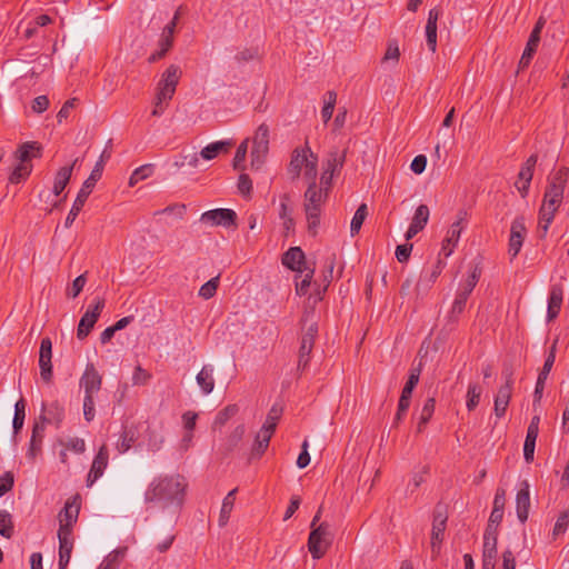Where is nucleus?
<instances>
[{
  "label": "nucleus",
  "instance_id": "obj_1",
  "mask_svg": "<svg viewBox=\"0 0 569 569\" xmlns=\"http://www.w3.org/2000/svg\"><path fill=\"white\" fill-rule=\"evenodd\" d=\"M187 482L180 475L158 476L144 491L146 503H159L162 508L174 505L180 507L183 501Z\"/></svg>",
  "mask_w": 569,
  "mask_h": 569
},
{
  "label": "nucleus",
  "instance_id": "obj_2",
  "mask_svg": "<svg viewBox=\"0 0 569 569\" xmlns=\"http://www.w3.org/2000/svg\"><path fill=\"white\" fill-rule=\"evenodd\" d=\"M569 177L568 168H560L548 179V186L545 191L543 202L539 211L538 231L540 237H545L549 226L553 220L555 213L563 199V191Z\"/></svg>",
  "mask_w": 569,
  "mask_h": 569
},
{
  "label": "nucleus",
  "instance_id": "obj_3",
  "mask_svg": "<svg viewBox=\"0 0 569 569\" xmlns=\"http://www.w3.org/2000/svg\"><path fill=\"white\" fill-rule=\"evenodd\" d=\"M101 385L102 377L93 363H88L82 377L80 378V387L84 389L83 416L88 422L94 419V395L99 392Z\"/></svg>",
  "mask_w": 569,
  "mask_h": 569
},
{
  "label": "nucleus",
  "instance_id": "obj_4",
  "mask_svg": "<svg viewBox=\"0 0 569 569\" xmlns=\"http://www.w3.org/2000/svg\"><path fill=\"white\" fill-rule=\"evenodd\" d=\"M103 161L102 159L99 160L96 166L93 167L90 176L84 180L81 189L79 190L77 198L66 218L64 226L66 228H69L76 218L78 217L79 212L82 210L88 197L92 192V189L94 188L97 181L101 178L102 171H103Z\"/></svg>",
  "mask_w": 569,
  "mask_h": 569
},
{
  "label": "nucleus",
  "instance_id": "obj_5",
  "mask_svg": "<svg viewBox=\"0 0 569 569\" xmlns=\"http://www.w3.org/2000/svg\"><path fill=\"white\" fill-rule=\"evenodd\" d=\"M323 199L321 190L317 188L316 182H311L305 192V212L308 222V230L316 234L320 224L321 206Z\"/></svg>",
  "mask_w": 569,
  "mask_h": 569
},
{
  "label": "nucleus",
  "instance_id": "obj_6",
  "mask_svg": "<svg viewBox=\"0 0 569 569\" xmlns=\"http://www.w3.org/2000/svg\"><path fill=\"white\" fill-rule=\"evenodd\" d=\"M270 130L269 126L261 123L252 138L251 167L260 169L269 152Z\"/></svg>",
  "mask_w": 569,
  "mask_h": 569
},
{
  "label": "nucleus",
  "instance_id": "obj_7",
  "mask_svg": "<svg viewBox=\"0 0 569 569\" xmlns=\"http://www.w3.org/2000/svg\"><path fill=\"white\" fill-rule=\"evenodd\" d=\"M330 543L331 532L328 522H321L317 528L311 530L308 539V549L313 559L322 558Z\"/></svg>",
  "mask_w": 569,
  "mask_h": 569
},
{
  "label": "nucleus",
  "instance_id": "obj_8",
  "mask_svg": "<svg viewBox=\"0 0 569 569\" xmlns=\"http://www.w3.org/2000/svg\"><path fill=\"white\" fill-rule=\"evenodd\" d=\"M448 513L443 506L437 505L433 510L432 528H431V553L436 558L440 555L441 543L445 539L447 528Z\"/></svg>",
  "mask_w": 569,
  "mask_h": 569
},
{
  "label": "nucleus",
  "instance_id": "obj_9",
  "mask_svg": "<svg viewBox=\"0 0 569 569\" xmlns=\"http://www.w3.org/2000/svg\"><path fill=\"white\" fill-rule=\"evenodd\" d=\"M104 308V299L101 297H96L93 299V303L90 305L81 317L78 328H77V337L82 340L88 337L96 322L98 321L102 310Z\"/></svg>",
  "mask_w": 569,
  "mask_h": 569
},
{
  "label": "nucleus",
  "instance_id": "obj_10",
  "mask_svg": "<svg viewBox=\"0 0 569 569\" xmlns=\"http://www.w3.org/2000/svg\"><path fill=\"white\" fill-rule=\"evenodd\" d=\"M318 333V325L315 321H309L308 318L305 319V329L301 337L300 348H299V360L298 367L306 368L310 353L313 349L315 338Z\"/></svg>",
  "mask_w": 569,
  "mask_h": 569
},
{
  "label": "nucleus",
  "instance_id": "obj_11",
  "mask_svg": "<svg viewBox=\"0 0 569 569\" xmlns=\"http://www.w3.org/2000/svg\"><path fill=\"white\" fill-rule=\"evenodd\" d=\"M181 77V69L177 64H170L161 74L157 87V94L160 99H172Z\"/></svg>",
  "mask_w": 569,
  "mask_h": 569
},
{
  "label": "nucleus",
  "instance_id": "obj_12",
  "mask_svg": "<svg viewBox=\"0 0 569 569\" xmlns=\"http://www.w3.org/2000/svg\"><path fill=\"white\" fill-rule=\"evenodd\" d=\"M80 511V498L79 496H74L69 499L63 509L59 512V530L58 532H68L72 533L73 525L78 520Z\"/></svg>",
  "mask_w": 569,
  "mask_h": 569
},
{
  "label": "nucleus",
  "instance_id": "obj_13",
  "mask_svg": "<svg viewBox=\"0 0 569 569\" xmlns=\"http://www.w3.org/2000/svg\"><path fill=\"white\" fill-rule=\"evenodd\" d=\"M503 377L505 383L498 389V392L495 397L493 410L497 418H502L506 415L512 395V372L506 370L503 371Z\"/></svg>",
  "mask_w": 569,
  "mask_h": 569
},
{
  "label": "nucleus",
  "instance_id": "obj_14",
  "mask_svg": "<svg viewBox=\"0 0 569 569\" xmlns=\"http://www.w3.org/2000/svg\"><path fill=\"white\" fill-rule=\"evenodd\" d=\"M237 213L232 209H213L201 214L200 221L210 226L229 228L236 224Z\"/></svg>",
  "mask_w": 569,
  "mask_h": 569
},
{
  "label": "nucleus",
  "instance_id": "obj_15",
  "mask_svg": "<svg viewBox=\"0 0 569 569\" xmlns=\"http://www.w3.org/2000/svg\"><path fill=\"white\" fill-rule=\"evenodd\" d=\"M443 267L445 263L441 260H438L431 269L422 270L415 289L417 299L427 295V292L440 276Z\"/></svg>",
  "mask_w": 569,
  "mask_h": 569
},
{
  "label": "nucleus",
  "instance_id": "obj_16",
  "mask_svg": "<svg viewBox=\"0 0 569 569\" xmlns=\"http://www.w3.org/2000/svg\"><path fill=\"white\" fill-rule=\"evenodd\" d=\"M526 234L527 228L525 224V218H516L511 223L509 237L508 253L511 257V259L516 258L517 254L520 252Z\"/></svg>",
  "mask_w": 569,
  "mask_h": 569
},
{
  "label": "nucleus",
  "instance_id": "obj_17",
  "mask_svg": "<svg viewBox=\"0 0 569 569\" xmlns=\"http://www.w3.org/2000/svg\"><path fill=\"white\" fill-rule=\"evenodd\" d=\"M52 341L49 337L41 340L39 350L40 376L43 381L50 382L52 379Z\"/></svg>",
  "mask_w": 569,
  "mask_h": 569
},
{
  "label": "nucleus",
  "instance_id": "obj_18",
  "mask_svg": "<svg viewBox=\"0 0 569 569\" xmlns=\"http://www.w3.org/2000/svg\"><path fill=\"white\" fill-rule=\"evenodd\" d=\"M64 418V408L58 401H53L48 406L43 405L41 413L36 422L46 425H54L57 428L60 427Z\"/></svg>",
  "mask_w": 569,
  "mask_h": 569
},
{
  "label": "nucleus",
  "instance_id": "obj_19",
  "mask_svg": "<svg viewBox=\"0 0 569 569\" xmlns=\"http://www.w3.org/2000/svg\"><path fill=\"white\" fill-rule=\"evenodd\" d=\"M109 461L107 445H102L93 458L91 469L87 477V486L91 487L104 472Z\"/></svg>",
  "mask_w": 569,
  "mask_h": 569
},
{
  "label": "nucleus",
  "instance_id": "obj_20",
  "mask_svg": "<svg viewBox=\"0 0 569 569\" xmlns=\"http://www.w3.org/2000/svg\"><path fill=\"white\" fill-rule=\"evenodd\" d=\"M282 264L292 271L303 273L310 267L307 266L305 252L300 247H291L282 256Z\"/></svg>",
  "mask_w": 569,
  "mask_h": 569
},
{
  "label": "nucleus",
  "instance_id": "obj_21",
  "mask_svg": "<svg viewBox=\"0 0 569 569\" xmlns=\"http://www.w3.org/2000/svg\"><path fill=\"white\" fill-rule=\"evenodd\" d=\"M430 211L428 206L420 204L415 211L410 226L405 234L407 241L412 239L416 234H418L421 230L425 229L429 221Z\"/></svg>",
  "mask_w": 569,
  "mask_h": 569
},
{
  "label": "nucleus",
  "instance_id": "obj_22",
  "mask_svg": "<svg viewBox=\"0 0 569 569\" xmlns=\"http://www.w3.org/2000/svg\"><path fill=\"white\" fill-rule=\"evenodd\" d=\"M530 509V492L529 483L527 480L521 481L520 488L516 496V511L517 517L521 523H525L529 516Z\"/></svg>",
  "mask_w": 569,
  "mask_h": 569
},
{
  "label": "nucleus",
  "instance_id": "obj_23",
  "mask_svg": "<svg viewBox=\"0 0 569 569\" xmlns=\"http://www.w3.org/2000/svg\"><path fill=\"white\" fill-rule=\"evenodd\" d=\"M465 212H460L458 220L450 226L447 232L441 248V252L445 254V257H449L453 252V248L456 247L462 231L461 223L465 219Z\"/></svg>",
  "mask_w": 569,
  "mask_h": 569
},
{
  "label": "nucleus",
  "instance_id": "obj_24",
  "mask_svg": "<svg viewBox=\"0 0 569 569\" xmlns=\"http://www.w3.org/2000/svg\"><path fill=\"white\" fill-rule=\"evenodd\" d=\"M538 157L536 154H531L519 171V179L523 181V184L515 183L516 188L520 192L522 197H526L530 187V182L533 176V169L537 163Z\"/></svg>",
  "mask_w": 569,
  "mask_h": 569
},
{
  "label": "nucleus",
  "instance_id": "obj_25",
  "mask_svg": "<svg viewBox=\"0 0 569 569\" xmlns=\"http://www.w3.org/2000/svg\"><path fill=\"white\" fill-rule=\"evenodd\" d=\"M59 539V569H66L73 549V536L72 533H68L66 531L58 532Z\"/></svg>",
  "mask_w": 569,
  "mask_h": 569
},
{
  "label": "nucleus",
  "instance_id": "obj_26",
  "mask_svg": "<svg viewBox=\"0 0 569 569\" xmlns=\"http://www.w3.org/2000/svg\"><path fill=\"white\" fill-rule=\"evenodd\" d=\"M46 428L43 423L34 422L32 427L31 438L29 442V448L27 451V457L31 460H34L42 451V442L44 438Z\"/></svg>",
  "mask_w": 569,
  "mask_h": 569
},
{
  "label": "nucleus",
  "instance_id": "obj_27",
  "mask_svg": "<svg viewBox=\"0 0 569 569\" xmlns=\"http://www.w3.org/2000/svg\"><path fill=\"white\" fill-rule=\"evenodd\" d=\"M310 148H297L293 150L289 166H288V173L291 176V178L298 179L302 168L305 167V163L307 162L308 153H310Z\"/></svg>",
  "mask_w": 569,
  "mask_h": 569
},
{
  "label": "nucleus",
  "instance_id": "obj_28",
  "mask_svg": "<svg viewBox=\"0 0 569 569\" xmlns=\"http://www.w3.org/2000/svg\"><path fill=\"white\" fill-rule=\"evenodd\" d=\"M563 299V289L560 284H553L550 289L548 299L547 319L552 321L560 312Z\"/></svg>",
  "mask_w": 569,
  "mask_h": 569
},
{
  "label": "nucleus",
  "instance_id": "obj_29",
  "mask_svg": "<svg viewBox=\"0 0 569 569\" xmlns=\"http://www.w3.org/2000/svg\"><path fill=\"white\" fill-rule=\"evenodd\" d=\"M440 14L441 11L438 8H432L428 13V20L426 24V38L427 46L432 52H436L437 49V21Z\"/></svg>",
  "mask_w": 569,
  "mask_h": 569
},
{
  "label": "nucleus",
  "instance_id": "obj_30",
  "mask_svg": "<svg viewBox=\"0 0 569 569\" xmlns=\"http://www.w3.org/2000/svg\"><path fill=\"white\" fill-rule=\"evenodd\" d=\"M42 147L37 141H28L22 143L16 151V159L21 162L29 163L31 159L41 157Z\"/></svg>",
  "mask_w": 569,
  "mask_h": 569
},
{
  "label": "nucleus",
  "instance_id": "obj_31",
  "mask_svg": "<svg viewBox=\"0 0 569 569\" xmlns=\"http://www.w3.org/2000/svg\"><path fill=\"white\" fill-rule=\"evenodd\" d=\"M346 156L347 149H331L325 162V170L332 172L335 174L339 173L346 161Z\"/></svg>",
  "mask_w": 569,
  "mask_h": 569
},
{
  "label": "nucleus",
  "instance_id": "obj_32",
  "mask_svg": "<svg viewBox=\"0 0 569 569\" xmlns=\"http://www.w3.org/2000/svg\"><path fill=\"white\" fill-rule=\"evenodd\" d=\"M497 541V529L490 532V526H488L483 535L482 560L496 561Z\"/></svg>",
  "mask_w": 569,
  "mask_h": 569
},
{
  "label": "nucleus",
  "instance_id": "obj_33",
  "mask_svg": "<svg viewBox=\"0 0 569 569\" xmlns=\"http://www.w3.org/2000/svg\"><path fill=\"white\" fill-rule=\"evenodd\" d=\"M78 161H79V159L77 158L70 166H64V167L60 168L58 170V172L56 173L53 189H52V191L56 196H59L64 190L67 184L69 183L73 168Z\"/></svg>",
  "mask_w": 569,
  "mask_h": 569
},
{
  "label": "nucleus",
  "instance_id": "obj_34",
  "mask_svg": "<svg viewBox=\"0 0 569 569\" xmlns=\"http://www.w3.org/2000/svg\"><path fill=\"white\" fill-rule=\"evenodd\" d=\"M232 146V140L211 142L201 150L200 156L204 160H212L217 158L218 154L228 152Z\"/></svg>",
  "mask_w": 569,
  "mask_h": 569
},
{
  "label": "nucleus",
  "instance_id": "obj_35",
  "mask_svg": "<svg viewBox=\"0 0 569 569\" xmlns=\"http://www.w3.org/2000/svg\"><path fill=\"white\" fill-rule=\"evenodd\" d=\"M213 367L211 365H204L196 377V381L203 395H209L214 388Z\"/></svg>",
  "mask_w": 569,
  "mask_h": 569
},
{
  "label": "nucleus",
  "instance_id": "obj_36",
  "mask_svg": "<svg viewBox=\"0 0 569 569\" xmlns=\"http://www.w3.org/2000/svg\"><path fill=\"white\" fill-rule=\"evenodd\" d=\"M436 400L433 397L428 398L421 411L419 413L418 423H417V432L421 433L426 429L427 423L430 421L433 412H435Z\"/></svg>",
  "mask_w": 569,
  "mask_h": 569
},
{
  "label": "nucleus",
  "instance_id": "obj_37",
  "mask_svg": "<svg viewBox=\"0 0 569 569\" xmlns=\"http://www.w3.org/2000/svg\"><path fill=\"white\" fill-rule=\"evenodd\" d=\"M128 551L127 547H120L111 551L100 563L98 569H118Z\"/></svg>",
  "mask_w": 569,
  "mask_h": 569
},
{
  "label": "nucleus",
  "instance_id": "obj_38",
  "mask_svg": "<svg viewBox=\"0 0 569 569\" xmlns=\"http://www.w3.org/2000/svg\"><path fill=\"white\" fill-rule=\"evenodd\" d=\"M137 438V431L133 428H124L117 441L116 449L119 453L127 452L134 445Z\"/></svg>",
  "mask_w": 569,
  "mask_h": 569
},
{
  "label": "nucleus",
  "instance_id": "obj_39",
  "mask_svg": "<svg viewBox=\"0 0 569 569\" xmlns=\"http://www.w3.org/2000/svg\"><path fill=\"white\" fill-rule=\"evenodd\" d=\"M236 492L237 489H232L228 492V495L224 497L219 515V526L223 527L228 523L231 511L234 506V499H236Z\"/></svg>",
  "mask_w": 569,
  "mask_h": 569
},
{
  "label": "nucleus",
  "instance_id": "obj_40",
  "mask_svg": "<svg viewBox=\"0 0 569 569\" xmlns=\"http://www.w3.org/2000/svg\"><path fill=\"white\" fill-rule=\"evenodd\" d=\"M26 407L27 402L23 398H20L14 403V416L12 420V428L14 435H17L23 428L26 419Z\"/></svg>",
  "mask_w": 569,
  "mask_h": 569
},
{
  "label": "nucleus",
  "instance_id": "obj_41",
  "mask_svg": "<svg viewBox=\"0 0 569 569\" xmlns=\"http://www.w3.org/2000/svg\"><path fill=\"white\" fill-rule=\"evenodd\" d=\"M282 415V408L278 406H272L268 412L267 419L260 430L272 435L276 430L277 423Z\"/></svg>",
  "mask_w": 569,
  "mask_h": 569
},
{
  "label": "nucleus",
  "instance_id": "obj_42",
  "mask_svg": "<svg viewBox=\"0 0 569 569\" xmlns=\"http://www.w3.org/2000/svg\"><path fill=\"white\" fill-rule=\"evenodd\" d=\"M31 171H32L31 163H26V162L19 161V163L12 170V172L9 177V181L11 183L18 184L21 181L26 180L30 176Z\"/></svg>",
  "mask_w": 569,
  "mask_h": 569
},
{
  "label": "nucleus",
  "instance_id": "obj_43",
  "mask_svg": "<svg viewBox=\"0 0 569 569\" xmlns=\"http://www.w3.org/2000/svg\"><path fill=\"white\" fill-rule=\"evenodd\" d=\"M337 102V93L335 91H327L323 96V107L321 109V118L327 123L331 118Z\"/></svg>",
  "mask_w": 569,
  "mask_h": 569
},
{
  "label": "nucleus",
  "instance_id": "obj_44",
  "mask_svg": "<svg viewBox=\"0 0 569 569\" xmlns=\"http://www.w3.org/2000/svg\"><path fill=\"white\" fill-rule=\"evenodd\" d=\"M481 393L482 388L480 385L472 382L468 386L466 406L469 411H473L477 408L480 402Z\"/></svg>",
  "mask_w": 569,
  "mask_h": 569
},
{
  "label": "nucleus",
  "instance_id": "obj_45",
  "mask_svg": "<svg viewBox=\"0 0 569 569\" xmlns=\"http://www.w3.org/2000/svg\"><path fill=\"white\" fill-rule=\"evenodd\" d=\"M14 526L9 511L0 509V535L10 539L13 536Z\"/></svg>",
  "mask_w": 569,
  "mask_h": 569
},
{
  "label": "nucleus",
  "instance_id": "obj_46",
  "mask_svg": "<svg viewBox=\"0 0 569 569\" xmlns=\"http://www.w3.org/2000/svg\"><path fill=\"white\" fill-rule=\"evenodd\" d=\"M481 276V270L478 267H475L466 281L460 284L458 291L465 293L466 296H470L475 287L477 286L479 278Z\"/></svg>",
  "mask_w": 569,
  "mask_h": 569
},
{
  "label": "nucleus",
  "instance_id": "obj_47",
  "mask_svg": "<svg viewBox=\"0 0 569 569\" xmlns=\"http://www.w3.org/2000/svg\"><path fill=\"white\" fill-rule=\"evenodd\" d=\"M367 214H368L367 204H365V203L360 204L359 208L356 210V212L352 217L351 223H350L351 236H355L360 231L362 223L367 218Z\"/></svg>",
  "mask_w": 569,
  "mask_h": 569
},
{
  "label": "nucleus",
  "instance_id": "obj_48",
  "mask_svg": "<svg viewBox=\"0 0 569 569\" xmlns=\"http://www.w3.org/2000/svg\"><path fill=\"white\" fill-rule=\"evenodd\" d=\"M271 436L272 435H269L268 432H264L262 430H260L257 433V437H256V440H254V443L252 447V456L253 457H260L266 451V449L269 446Z\"/></svg>",
  "mask_w": 569,
  "mask_h": 569
},
{
  "label": "nucleus",
  "instance_id": "obj_49",
  "mask_svg": "<svg viewBox=\"0 0 569 569\" xmlns=\"http://www.w3.org/2000/svg\"><path fill=\"white\" fill-rule=\"evenodd\" d=\"M468 298L469 297L465 293L457 291L451 310L449 312L450 321H456L458 317L463 312Z\"/></svg>",
  "mask_w": 569,
  "mask_h": 569
},
{
  "label": "nucleus",
  "instance_id": "obj_50",
  "mask_svg": "<svg viewBox=\"0 0 569 569\" xmlns=\"http://www.w3.org/2000/svg\"><path fill=\"white\" fill-rule=\"evenodd\" d=\"M153 172L152 164H143L137 168L129 178V186L133 187L138 182L149 178Z\"/></svg>",
  "mask_w": 569,
  "mask_h": 569
},
{
  "label": "nucleus",
  "instance_id": "obj_51",
  "mask_svg": "<svg viewBox=\"0 0 569 569\" xmlns=\"http://www.w3.org/2000/svg\"><path fill=\"white\" fill-rule=\"evenodd\" d=\"M238 412V407L237 405H229L227 406L226 408H223L222 410H220L216 418H214V422H213V426L214 427H222L224 426L228 420H230L233 416H236Z\"/></svg>",
  "mask_w": 569,
  "mask_h": 569
},
{
  "label": "nucleus",
  "instance_id": "obj_52",
  "mask_svg": "<svg viewBox=\"0 0 569 569\" xmlns=\"http://www.w3.org/2000/svg\"><path fill=\"white\" fill-rule=\"evenodd\" d=\"M420 373H421V363H419L418 367H416V368H411L409 378L401 391L402 395H407V396L412 395L415 387L419 382Z\"/></svg>",
  "mask_w": 569,
  "mask_h": 569
},
{
  "label": "nucleus",
  "instance_id": "obj_53",
  "mask_svg": "<svg viewBox=\"0 0 569 569\" xmlns=\"http://www.w3.org/2000/svg\"><path fill=\"white\" fill-rule=\"evenodd\" d=\"M318 157L310 151L305 163V177L311 182H316Z\"/></svg>",
  "mask_w": 569,
  "mask_h": 569
},
{
  "label": "nucleus",
  "instance_id": "obj_54",
  "mask_svg": "<svg viewBox=\"0 0 569 569\" xmlns=\"http://www.w3.org/2000/svg\"><path fill=\"white\" fill-rule=\"evenodd\" d=\"M248 143H249V139H244L238 147L237 151H236V154H234V158H233V168L236 170H242L244 169V160H246V157H247V152H248Z\"/></svg>",
  "mask_w": 569,
  "mask_h": 569
},
{
  "label": "nucleus",
  "instance_id": "obj_55",
  "mask_svg": "<svg viewBox=\"0 0 569 569\" xmlns=\"http://www.w3.org/2000/svg\"><path fill=\"white\" fill-rule=\"evenodd\" d=\"M569 526V509L562 511L555 523L552 537L556 539L558 536L563 535Z\"/></svg>",
  "mask_w": 569,
  "mask_h": 569
},
{
  "label": "nucleus",
  "instance_id": "obj_56",
  "mask_svg": "<svg viewBox=\"0 0 569 569\" xmlns=\"http://www.w3.org/2000/svg\"><path fill=\"white\" fill-rule=\"evenodd\" d=\"M219 286V277L211 278L204 284H202L199 289V296L206 300L212 298Z\"/></svg>",
  "mask_w": 569,
  "mask_h": 569
},
{
  "label": "nucleus",
  "instance_id": "obj_57",
  "mask_svg": "<svg viewBox=\"0 0 569 569\" xmlns=\"http://www.w3.org/2000/svg\"><path fill=\"white\" fill-rule=\"evenodd\" d=\"M87 283V272L78 276L73 281L70 288L67 289V297L77 298L80 292L83 290Z\"/></svg>",
  "mask_w": 569,
  "mask_h": 569
},
{
  "label": "nucleus",
  "instance_id": "obj_58",
  "mask_svg": "<svg viewBox=\"0 0 569 569\" xmlns=\"http://www.w3.org/2000/svg\"><path fill=\"white\" fill-rule=\"evenodd\" d=\"M303 273V279H301V281H296V293L298 296H305L308 292L315 273V268H309Z\"/></svg>",
  "mask_w": 569,
  "mask_h": 569
},
{
  "label": "nucleus",
  "instance_id": "obj_59",
  "mask_svg": "<svg viewBox=\"0 0 569 569\" xmlns=\"http://www.w3.org/2000/svg\"><path fill=\"white\" fill-rule=\"evenodd\" d=\"M152 375L143 369L140 365H138L132 373V385L133 386H146L151 380Z\"/></svg>",
  "mask_w": 569,
  "mask_h": 569
},
{
  "label": "nucleus",
  "instance_id": "obj_60",
  "mask_svg": "<svg viewBox=\"0 0 569 569\" xmlns=\"http://www.w3.org/2000/svg\"><path fill=\"white\" fill-rule=\"evenodd\" d=\"M66 450L73 451L74 453H83L86 451V442L83 439L73 437L61 442Z\"/></svg>",
  "mask_w": 569,
  "mask_h": 569
},
{
  "label": "nucleus",
  "instance_id": "obj_61",
  "mask_svg": "<svg viewBox=\"0 0 569 569\" xmlns=\"http://www.w3.org/2000/svg\"><path fill=\"white\" fill-rule=\"evenodd\" d=\"M238 190L244 197H250L252 191V181L247 173H241L238 179Z\"/></svg>",
  "mask_w": 569,
  "mask_h": 569
},
{
  "label": "nucleus",
  "instance_id": "obj_62",
  "mask_svg": "<svg viewBox=\"0 0 569 569\" xmlns=\"http://www.w3.org/2000/svg\"><path fill=\"white\" fill-rule=\"evenodd\" d=\"M399 57H400V50H399L398 42L396 40H390L388 42V47H387V50L385 52L382 60L383 61L393 60V61L398 62Z\"/></svg>",
  "mask_w": 569,
  "mask_h": 569
},
{
  "label": "nucleus",
  "instance_id": "obj_63",
  "mask_svg": "<svg viewBox=\"0 0 569 569\" xmlns=\"http://www.w3.org/2000/svg\"><path fill=\"white\" fill-rule=\"evenodd\" d=\"M13 483L14 478L11 471H7L0 477V498L12 489Z\"/></svg>",
  "mask_w": 569,
  "mask_h": 569
},
{
  "label": "nucleus",
  "instance_id": "obj_64",
  "mask_svg": "<svg viewBox=\"0 0 569 569\" xmlns=\"http://www.w3.org/2000/svg\"><path fill=\"white\" fill-rule=\"evenodd\" d=\"M428 472V468L423 467L421 471L415 472L408 483V489L411 492L417 490L422 482H425V475Z\"/></svg>",
  "mask_w": 569,
  "mask_h": 569
}]
</instances>
